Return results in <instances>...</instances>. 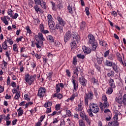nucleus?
Returning a JSON list of instances; mask_svg holds the SVG:
<instances>
[{
	"instance_id": "f257e3e1",
	"label": "nucleus",
	"mask_w": 126,
	"mask_h": 126,
	"mask_svg": "<svg viewBox=\"0 0 126 126\" xmlns=\"http://www.w3.org/2000/svg\"><path fill=\"white\" fill-rule=\"evenodd\" d=\"M72 37L73 38V41L71 42L70 44V48L71 50H75L77 48V44L80 40V37L75 32H73L72 34Z\"/></svg>"
},
{
	"instance_id": "f03ea898",
	"label": "nucleus",
	"mask_w": 126,
	"mask_h": 126,
	"mask_svg": "<svg viewBox=\"0 0 126 126\" xmlns=\"http://www.w3.org/2000/svg\"><path fill=\"white\" fill-rule=\"evenodd\" d=\"M88 39L89 44L92 45V51H94V52L96 51V50H97V47H98V43H97V41H95V37H94V35L91 34H89Z\"/></svg>"
},
{
	"instance_id": "7ed1b4c3",
	"label": "nucleus",
	"mask_w": 126,
	"mask_h": 126,
	"mask_svg": "<svg viewBox=\"0 0 126 126\" xmlns=\"http://www.w3.org/2000/svg\"><path fill=\"white\" fill-rule=\"evenodd\" d=\"M119 119H122V115L120 113H116L113 117V121L108 123V126H119L120 124L118 122Z\"/></svg>"
},
{
	"instance_id": "20e7f679",
	"label": "nucleus",
	"mask_w": 126,
	"mask_h": 126,
	"mask_svg": "<svg viewBox=\"0 0 126 126\" xmlns=\"http://www.w3.org/2000/svg\"><path fill=\"white\" fill-rule=\"evenodd\" d=\"M36 77H37L36 74L30 76V75L28 73L25 75L24 79L27 84H28V85H32V83L36 80Z\"/></svg>"
},
{
	"instance_id": "39448f33",
	"label": "nucleus",
	"mask_w": 126,
	"mask_h": 126,
	"mask_svg": "<svg viewBox=\"0 0 126 126\" xmlns=\"http://www.w3.org/2000/svg\"><path fill=\"white\" fill-rule=\"evenodd\" d=\"M47 20L49 27L51 30H56V24L53 20V16L51 14H49L47 16Z\"/></svg>"
},
{
	"instance_id": "423d86ee",
	"label": "nucleus",
	"mask_w": 126,
	"mask_h": 126,
	"mask_svg": "<svg viewBox=\"0 0 126 126\" xmlns=\"http://www.w3.org/2000/svg\"><path fill=\"white\" fill-rule=\"evenodd\" d=\"M102 101H103V103H99V108L101 110H103L104 108H108L109 107V103L107 101L108 98L105 95H102Z\"/></svg>"
},
{
	"instance_id": "0eeeda50",
	"label": "nucleus",
	"mask_w": 126,
	"mask_h": 126,
	"mask_svg": "<svg viewBox=\"0 0 126 126\" xmlns=\"http://www.w3.org/2000/svg\"><path fill=\"white\" fill-rule=\"evenodd\" d=\"M90 111L93 112L94 114H96L99 112V106L98 104L94 103H91L90 104Z\"/></svg>"
},
{
	"instance_id": "6e6552de",
	"label": "nucleus",
	"mask_w": 126,
	"mask_h": 126,
	"mask_svg": "<svg viewBox=\"0 0 126 126\" xmlns=\"http://www.w3.org/2000/svg\"><path fill=\"white\" fill-rule=\"evenodd\" d=\"M93 97L94 94L92 92H89L88 94H85L84 96L85 105H88V100H92V99H93Z\"/></svg>"
},
{
	"instance_id": "1a4fd4ad",
	"label": "nucleus",
	"mask_w": 126,
	"mask_h": 126,
	"mask_svg": "<svg viewBox=\"0 0 126 126\" xmlns=\"http://www.w3.org/2000/svg\"><path fill=\"white\" fill-rule=\"evenodd\" d=\"M46 93V89L44 87L39 88L38 91L37 96L39 98H43Z\"/></svg>"
},
{
	"instance_id": "9d476101",
	"label": "nucleus",
	"mask_w": 126,
	"mask_h": 126,
	"mask_svg": "<svg viewBox=\"0 0 126 126\" xmlns=\"http://www.w3.org/2000/svg\"><path fill=\"white\" fill-rule=\"evenodd\" d=\"M64 41L65 43L68 42L70 38H71V32L70 31H68L66 32L65 34L64 35Z\"/></svg>"
},
{
	"instance_id": "9b49d317",
	"label": "nucleus",
	"mask_w": 126,
	"mask_h": 126,
	"mask_svg": "<svg viewBox=\"0 0 126 126\" xmlns=\"http://www.w3.org/2000/svg\"><path fill=\"white\" fill-rule=\"evenodd\" d=\"M0 19L5 25H8V21L10 20V18L8 16H4L3 18L1 17Z\"/></svg>"
},
{
	"instance_id": "f8f14e48",
	"label": "nucleus",
	"mask_w": 126,
	"mask_h": 126,
	"mask_svg": "<svg viewBox=\"0 0 126 126\" xmlns=\"http://www.w3.org/2000/svg\"><path fill=\"white\" fill-rule=\"evenodd\" d=\"M79 82L83 87H85V86H86V84H87V80L84 78V77L79 78Z\"/></svg>"
},
{
	"instance_id": "ddd939ff",
	"label": "nucleus",
	"mask_w": 126,
	"mask_h": 126,
	"mask_svg": "<svg viewBox=\"0 0 126 126\" xmlns=\"http://www.w3.org/2000/svg\"><path fill=\"white\" fill-rule=\"evenodd\" d=\"M71 81L73 85L74 90H76L78 88V84H77V82L75 80V77L74 76H72Z\"/></svg>"
},
{
	"instance_id": "4468645a",
	"label": "nucleus",
	"mask_w": 126,
	"mask_h": 126,
	"mask_svg": "<svg viewBox=\"0 0 126 126\" xmlns=\"http://www.w3.org/2000/svg\"><path fill=\"white\" fill-rule=\"evenodd\" d=\"M38 38L39 39V41H45V39L44 38V35H43V33L41 32H39L37 35H35V40L36 41H38Z\"/></svg>"
},
{
	"instance_id": "2eb2a0df",
	"label": "nucleus",
	"mask_w": 126,
	"mask_h": 126,
	"mask_svg": "<svg viewBox=\"0 0 126 126\" xmlns=\"http://www.w3.org/2000/svg\"><path fill=\"white\" fill-rule=\"evenodd\" d=\"M39 30L41 33H43V34H48V33L49 32V31L48 30H45L44 28V25L41 24L39 25Z\"/></svg>"
},
{
	"instance_id": "dca6fc26",
	"label": "nucleus",
	"mask_w": 126,
	"mask_h": 126,
	"mask_svg": "<svg viewBox=\"0 0 126 126\" xmlns=\"http://www.w3.org/2000/svg\"><path fill=\"white\" fill-rule=\"evenodd\" d=\"M83 51L86 55H88L91 53V49L90 48L86 47V46L83 47Z\"/></svg>"
},
{
	"instance_id": "f3484780",
	"label": "nucleus",
	"mask_w": 126,
	"mask_h": 126,
	"mask_svg": "<svg viewBox=\"0 0 126 126\" xmlns=\"http://www.w3.org/2000/svg\"><path fill=\"white\" fill-rule=\"evenodd\" d=\"M109 85L111 88H115L116 86H115V82H114V79L110 78L108 80Z\"/></svg>"
},
{
	"instance_id": "a211bd4d",
	"label": "nucleus",
	"mask_w": 126,
	"mask_h": 126,
	"mask_svg": "<svg viewBox=\"0 0 126 126\" xmlns=\"http://www.w3.org/2000/svg\"><path fill=\"white\" fill-rule=\"evenodd\" d=\"M57 20L59 24H61V25H62V26H64V25H65V22L63 21V18H62L61 17H58Z\"/></svg>"
},
{
	"instance_id": "6ab92c4d",
	"label": "nucleus",
	"mask_w": 126,
	"mask_h": 126,
	"mask_svg": "<svg viewBox=\"0 0 126 126\" xmlns=\"http://www.w3.org/2000/svg\"><path fill=\"white\" fill-rule=\"evenodd\" d=\"M117 59L120 62V63H122V64H124V62H123V58H122V56H121V54L119 53H117L116 54Z\"/></svg>"
},
{
	"instance_id": "aec40b11",
	"label": "nucleus",
	"mask_w": 126,
	"mask_h": 126,
	"mask_svg": "<svg viewBox=\"0 0 126 126\" xmlns=\"http://www.w3.org/2000/svg\"><path fill=\"white\" fill-rule=\"evenodd\" d=\"M39 5H40L41 7L42 8H44V9H46L47 8V5L46 4V2L44 1V0H42L39 4Z\"/></svg>"
},
{
	"instance_id": "412c9836",
	"label": "nucleus",
	"mask_w": 126,
	"mask_h": 126,
	"mask_svg": "<svg viewBox=\"0 0 126 126\" xmlns=\"http://www.w3.org/2000/svg\"><path fill=\"white\" fill-rule=\"evenodd\" d=\"M83 104L82 102H80L78 105V107L76 108V111H82V110H83Z\"/></svg>"
},
{
	"instance_id": "4be33fe9",
	"label": "nucleus",
	"mask_w": 126,
	"mask_h": 126,
	"mask_svg": "<svg viewBox=\"0 0 126 126\" xmlns=\"http://www.w3.org/2000/svg\"><path fill=\"white\" fill-rule=\"evenodd\" d=\"M33 8L36 12H41L42 10L40 8V7L38 5H35L34 6Z\"/></svg>"
},
{
	"instance_id": "5701e85b",
	"label": "nucleus",
	"mask_w": 126,
	"mask_h": 126,
	"mask_svg": "<svg viewBox=\"0 0 126 126\" xmlns=\"http://www.w3.org/2000/svg\"><path fill=\"white\" fill-rule=\"evenodd\" d=\"M111 66L114 71H115L116 72H118V65L116 64V63H113Z\"/></svg>"
},
{
	"instance_id": "b1692460",
	"label": "nucleus",
	"mask_w": 126,
	"mask_h": 126,
	"mask_svg": "<svg viewBox=\"0 0 126 126\" xmlns=\"http://www.w3.org/2000/svg\"><path fill=\"white\" fill-rule=\"evenodd\" d=\"M123 98L122 97L119 96L118 97H116V101L117 102V103H119V104H120V105H122L123 104Z\"/></svg>"
},
{
	"instance_id": "393cba45",
	"label": "nucleus",
	"mask_w": 126,
	"mask_h": 126,
	"mask_svg": "<svg viewBox=\"0 0 126 126\" xmlns=\"http://www.w3.org/2000/svg\"><path fill=\"white\" fill-rule=\"evenodd\" d=\"M85 27H86V23L84 21L82 22L80 24V29H81V30H84Z\"/></svg>"
},
{
	"instance_id": "a878e982",
	"label": "nucleus",
	"mask_w": 126,
	"mask_h": 126,
	"mask_svg": "<svg viewBox=\"0 0 126 126\" xmlns=\"http://www.w3.org/2000/svg\"><path fill=\"white\" fill-rule=\"evenodd\" d=\"M47 39L48 41H49V42H54V41H55L54 37H53V36H52L51 35H47Z\"/></svg>"
},
{
	"instance_id": "bb28decb",
	"label": "nucleus",
	"mask_w": 126,
	"mask_h": 126,
	"mask_svg": "<svg viewBox=\"0 0 126 126\" xmlns=\"http://www.w3.org/2000/svg\"><path fill=\"white\" fill-rule=\"evenodd\" d=\"M106 93L108 95H111L113 93V88H108Z\"/></svg>"
},
{
	"instance_id": "cd10ccee",
	"label": "nucleus",
	"mask_w": 126,
	"mask_h": 126,
	"mask_svg": "<svg viewBox=\"0 0 126 126\" xmlns=\"http://www.w3.org/2000/svg\"><path fill=\"white\" fill-rule=\"evenodd\" d=\"M113 63H114L113 62H111L109 60H106L105 65H106V66L112 67V65H113Z\"/></svg>"
},
{
	"instance_id": "c85d7f7f",
	"label": "nucleus",
	"mask_w": 126,
	"mask_h": 126,
	"mask_svg": "<svg viewBox=\"0 0 126 126\" xmlns=\"http://www.w3.org/2000/svg\"><path fill=\"white\" fill-rule=\"evenodd\" d=\"M53 104L52 103V102L51 101H47L45 104H44V107L45 108H49L52 106Z\"/></svg>"
},
{
	"instance_id": "c756f323",
	"label": "nucleus",
	"mask_w": 126,
	"mask_h": 126,
	"mask_svg": "<svg viewBox=\"0 0 126 126\" xmlns=\"http://www.w3.org/2000/svg\"><path fill=\"white\" fill-rule=\"evenodd\" d=\"M73 72H74V74H75V75H77V77H78V74L79 73V71H78V68H77V67L74 68Z\"/></svg>"
},
{
	"instance_id": "7c9ffc66",
	"label": "nucleus",
	"mask_w": 126,
	"mask_h": 126,
	"mask_svg": "<svg viewBox=\"0 0 126 126\" xmlns=\"http://www.w3.org/2000/svg\"><path fill=\"white\" fill-rule=\"evenodd\" d=\"M53 97H57L58 99H62V98L63 97V94H58V93H55L53 95Z\"/></svg>"
},
{
	"instance_id": "2f4dec72",
	"label": "nucleus",
	"mask_w": 126,
	"mask_h": 126,
	"mask_svg": "<svg viewBox=\"0 0 126 126\" xmlns=\"http://www.w3.org/2000/svg\"><path fill=\"white\" fill-rule=\"evenodd\" d=\"M75 97H77V93H74L70 98H68V100H70V101H72L74 100V98H75Z\"/></svg>"
},
{
	"instance_id": "473e14b6",
	"label": "nucleus",
	"mask_w": 126,
	"mask_h": 126,
	"mask_svg": "<svg viewBox=\"0 0 126 126\" xmlns=\"http://www.w3.org/2000/svg\"><path fill=\"white\" fill-rule=\"evenodd\" d=\"M18 117H20L21 116H22V115H23V110L21 109V108L20 107L18 109Z\"/></svg>"
},
{
	"instance_id": "72a5a7b5",
	"label": "nucleus",
	"mask_w": 126,
	"mask_h": 126,
	"mask_svg": "<svg viewBox=\"0 0 126 126\" xmlns=\"http://www.w3.org/2000/svg\"><path fill=\"white\" fill-rule=\"evenodd\" d=\"M2 49L3 50H6L7 49V44H6V41H4L2 44Z\"/></svg>"
},
{
	"instance_id": "f704fd0d",
	"label": "nucleus",
	"mask_w": 126,
	"mask_h": 126,
	"mask_svg": "<svg viewBox=\"0 0 126 126\" xmlns=\"http://www.w3.org/2000/svg\"><path fill=\"white\" fill-rule=\"evenodd\" d=\"M13 11L12 10H11V9H9L8 10V11H7V14L8 15H9V16L10 17H11L12 16V15H13Z\"/></svg>"
},
{
	"instance_id": "c9c22d12",
	"label": "nucleus",
	"mask_w": 126,
	"mask_h": 126,
	"mask_svg": "<svg viewBox=\"0 0 126 126\" xmlns=\"http://www.w3.org/2000/svg\"><path fill=\"white\" fill-rule=\"evenodd\" d=\"M114 74H115V72L113 70H111L107 73V76H109V77H112Z\"/></svg>"
},
{
	"instance_id": "e433bc0d",
	"label": "nucleus",
	"mask_w": 126,
	"mask_h": 126,
	"mask_svg": "<svg viewBox=\"0 0 126 126\" xmlns=\"http://www.w3.org/2000/svg\"><path fill=\"white\" fill-rule=\"evenodd\" d=\"M77 58H78V59H81V60H84L85 56H84V55L79 54L77 55Z\"/></svg>"
},
{
	"instance_id": "4c0bfd02",
	"label": "nucleus",
	"mask_w": 126,
	"mask_h": 126,
	"mask_svg": "<svg viewBox=\"0 0 126 126\" xmlns=\"http://www.w3.org/2000/svg\"><path fill=\"white\" fill-rule=\"evenodd\" d=\"M6 41L10 44V45H12L13 44V40H12V38H10L9 37L7 38Z\"/></svg>"
},
{
	"instance_id": "58836bf2",
	"label": "nucleus",
	"mask_w": 126,
	"mask_h": 126,
	"mask_svg": "<svg viewBox=\"0 0 126 126\" xmlns=\"http://www.w3.org/2000/svg\"><path fill=\"white\" fill-rule=\"evenodd\" d=\"M79 126H85V124L84 123V121L82 120H79Z\"/></svg>"
},
{
	"instance_id": "ea45409f",
	"label": "nucleus",
	"mask_w": 126,
	"mask_h": 126,
	"mask_svg": "<svg viewBox=\"0 0 126 126\" xmlns=\"http://www.w3.org/2000/svg\"><path fill=\"white\" fill-rule=\"evenodd\" d=\"M31 115H33V114H35L36 112H37V107H34V109H31L30 111Z\"/></svg>"
},
{
	"instance_id": "a19ab883",
	"label": "nucleus",
	"mask_w": 126,
	"mask_h": 126,
	"mask_svg": "<svg viewBox=\"0 0 126 126\" xmlns=\"http://www.w3.org/2000/svg\"><path fill=\"white\" fill-rule=\"evenodd\" d=\"M115 59V56L112 54H111L108 56V59L110 60L111 61H113V60Z\"/></svg>"
},
{
	"instance_id": "79ce46f5",
	"label": "nucleus",
	"mask_w": 126,
	"mask_h": 126,
	"mask_svg": "<svg viewBox=\"0 0 126 126\" xmlns=\"http://www.w3.org/2000/svg\"><path fill=\"white\" fill-rule=\"evenodd\" d=\"M72 63L74 65H76L77 64V60L76 59V57H74L73 58V63Z\"/></svg>"
},
{
	"instance_id": "37998d69",
	"label": "nucleus",
	"mask_w": 126,
	"mask_h": 126,
	"mask_svg": "<svg viewBox=\"0 0 126 126\" xmlns=\"http://www.w3.org/2000/svg\"><path fill=\"white\" fill-rule=\"evenodd\" d=\"M97 62L99 64H101L103 62V58H97Z\"/></svg>"
},
{
	"instance_id": "c03bdc74",
	"label": "nucleus",
	"mask_w": 126,
	"mask_h": 126,
	"mask_svg": "<svg viewBox=\"0 0 126 126\" xmlns=\"http://www.w3.org/2000/svg\"><path fill=\"white\" fill-rule=\"evenodd\" d=\"M13 50L14 52H18V49H17V45L16 44H14L13 45Z\"/></svg>"
},
{
	"instance_id": "a18cd8bd",
	"label": "nucleus",
	"mask_w": 126,
	"mask_h": 126,
	"mask_svg": "<svg viewBox=\"0 0 126 126\" xmlns=\"http://www.w3.org/2000/svg\"><path fill=\"white\" fill-rule=\"evenodd\" d=\"M83 120H85V121H86L88 124H90V120H89V118L87 115H86Z\"/></svg>"
},
{
	"instance_id": "49530a36",
	"label": "nucleus",
	"mask_w": 126,
	"mask_h": 126,
	"mask_svg": "<svg viewBox=\"0 0 126 126\" xmlns=\"http://www.w3.org/2000/svg\"><path fill=\"white\" fill-rule=\"evenodd\" d=\"M10 55L11 54L8 51H5V56L8 59L9 61H10Z\"/></svg>"
},
{
	"instance_id": "de8ad7c7",
	"label": "nucleus",
	"mask_w": 126,
	"mask_h": 126,
	"mask_svg": "<svg viewBox=\"0 0 126 126\" xmlns=\"http://www.w3.org/2000/svg\"><path fill=\"white\" fill-rule=\"evenodd\" d=\"M20 97V93L17 92L15 95L14 99L17 100Z\"/></svg>"
},
{
	"instance_id": "09e8293b",
	"label": "nucleus",
	"mask_w": 126,
	"mask_h": 126,
	"mask_svg": "<svg viewBox=\"0 0 126 126\" xmlns=\"http://www.w3.org/2000/svg\"><path fill=\"white\" fill-rule=\"evenodd\" d=\"M67 9L69 13H71V14H72V8L71 7V6H70V5L69 4L67 7Z\"/></svg>"
},
{
	"instance_id": "8fccbe9b",
	"label": "nucleus",
	"mask_w": 126,
	"mask_h": 126,
	"mask_svg": "<svg viewBox=\"0 0 126 126\" xmlns=\"http://www.w3.org/2000/svg\"><path fill=\"white\" fill-rule=\"evenodd\" d=\"M99 45L100 46H106L107 45V43L106 42L104 41L103 40H99Z\"/></svg>"
},
{
	"instance_id": "3c124183",
	"label": "nucleus",
	"mask_w": 126,
	"mask_h": 126,
	"mask_svg": "<svg viewBox=\"0 0 126 126\" xmlns=\"http://www.w3.org/2000/svg\"><path fill=\"white\" fill-rule=\"evenodd\" d=\"M80 116L82 119H84V117L86 116V114L84 112L82 111L80 113Z\"/></svg>"
},
{
	"instance_id": "603ef678",
	"label": "nucleus",
	"mask_w": 126,
	"mask_h": 126,
	"mask_svg": "<svg viewBox=\"0 0 126 126\" xmlns=\"http://www.w3.org/2000/svg\"><path fill=\"white\" fill-rule=\"evenodd\" d=\"M56 89L57 93H59L61 92V88H60V86L58 84L56 85Z\"/></svg>"
},
{
	"instance_id": "864d4df0",
	"label": "nucleus",
	"mask_w": 126,
	"mask_h": 126,
	"mask_svg": "<svg viewBox=\"0 0 126 126\" xmlns=\"http://www.w3.org/2000/svg\"><path fill=\"white\" fill-rule=\"evenodd\" d=\"M55 109L56 111H59V110H61V104H58L55 105Z\"/></svg>"
},
{
	"instance_id": "5fc2aeb1",
	"label": "nucleus",
	"mask_w": 126,
	"mask_h": 126,
	"mask_svg": "<svg viewBox=\"0 0 126 126\" xmlns=\"http://www.w3.org/2000/svg\"><path fill=\"white\" fill-rule=\"evenodd\" d=\"M26 30H27V33H29V34H32V32L31 31V30H30L29 27H27L26 28Z\"/></svg>"
},
{
	"instance_id": "6e6d98bb",
	"label": "nucleus",
	"mask_w": 126,
	"mask_h": 126,
	"mask_svg": "<svg viewBox=\"0 0 126 126\" xmlns=\"http://www.w3.org/2000/svg\"><path fill=\"white\" fill-rule=\"evenodd\" d=\"M36 44H38L39 45L43 47L44 46V43H43V41L42 40H38L37 41V42H35Z\"/></svg>"
},
{
	"instance_id": "4d7b16f0",
	"label": "nucleus",
	"mask_w": 126,
	"mask_h": 126,
	"mask_svg": "<svg viewBox=\"0 0 126 126\" xmlns=\"http://www.w3.org/2000/svg\"><path fill=\"white\" fill-rule=\"evenodd\" d=\"M22 39H23V36H21L20 37H17L16 38L17 43H19V42L21 41Z\"/></svg>"
},
{
	"instance_id": "13d9d810",
	"label": "nucleus",
	"mask_w": 126,
	"mask_h": 126,
	"mask_svg": "<svg viewBox=\"0 0 126 126\" xmlns=\"http://www.w3.org/2000/svg\"><path fill=\"white\" fill-rule=\"evenodd\" d=\"M24 98L25 100H27V101H30V98L29 97V95L27 94H25L24 95Z\"/></svg>"
},
{
	"instance_id": "bf43d9fd",
	"label": "nucleus",
	"mask_w": 126,
	"mask_h": 126,
	"mask_svg": "<svg viewBox=\"0 0 126 126\" xmlns=\"http://www.w3.org/2000/svg\"><path fill=\"white\" fill-rule=\"evenodd\" d=\"M47 108V110L46 111V113L47 114H49V113H51L52 112V108H51V107H46Z\"/></svg>"
},
{
	"instance_id": "052dcab7",
	"label": "nucleus",
	"mask_w": 126,
	"mask_h": 126,
	"mask_svg": "<svg viewBox=\"0 0 126 126\" xmlns=\"http://www.w3.org/2000/svg\"><path fill=\"white\" fill-rule=\"evenodd\" d=\"M57 29H58V30H59L60 33H63V27H57Z\"/></svg>"
},
{
	"instance_id": "680f3d73",
	"label": "nucleus",
	"mask_w": 126,
	"mask_h": 126,
	"mask_svg": "<svg viewBox=\"0 0 126 126\" xmlns=\"http://www.w3.org/2000/svg\"><path fill=\"white\" fill-rule=\"evenodd\" d=\"M123 103L126 105V94H125L123 97Z\"/></svg>"
},
{
	"instance_id": "e2e57ef3",
	"label": "nucleus",
	"mask_w": 126,
	"mask_h": 126,
	"mask_svg": "<svg viewBox=\"0 0 126 126\" xmlns=\"http://www.w3.org/2000/svg\"><path fill=\"white\" fill-rule=\"evenodd\" d=\"M18 16H19L18 14L17 13H16L14 15H13L11 17L12 19H16V18H17V17Z\"/></svg>"
},
{
	"instance_id": "0e129e2a",
	"label": "nucleus",
	"mask_w": 126,
	"mask_h": 126,
	"mask_svg": "<svg viewBox=\"0 0 126 126\" xmlns=\"http://www.w3.org/2000/svg\"><path fill=\"white\" fill-rule=\"evenodd\" d=\"M47 77H49V78H51L52 77V75H53V72H49L47 73Z\"/></svg>"
},
{
	"instance_id": "69168bd1",
	"label": "nucleus",
	"mask_w": 126,
	"mask_h": 126,
	"mask_svg": "<svg viewBox=\"0 0 126 126\" xmlns=\"http://www.w3.org/2000/svg\"><path fill=\"white\" fill-rule=\"evenodd\" d=\"M41 1V0H34L35 4L39 5Z\"/></svg>"
},
{
	"instance_id": "338daca9",
	"label": "nucleus",
	"mask_w": 126,
	"mask_h": 126,
	"mask_svg": "<svg viewBox=\"0 0 126 126\" xmlns=\"http://www.w3.org/2000/svg\"><path fill=\"white\" fill-rule=\"evenodd\" d=\"M31 64L32 67L33 68H34V67H36V62H32Z\"/></svg>"
},
{
	"instance_id": "774afa93",
	"label": "nucleus",
	"mask_w": 126,
	"mask_h": 126,
	"mask_svg": "<svg viewBox=\"0 0 126 126\" xmlns=\"http://www.w3.org/2000/svg\"><path fill=\"white\" fill-rule=\"evenodd\" d=\"M85 11H86V13L87 14V15H89L90 13H89V8L88 7H86L85 8Z\"/></svg>"
}]
</instances>
